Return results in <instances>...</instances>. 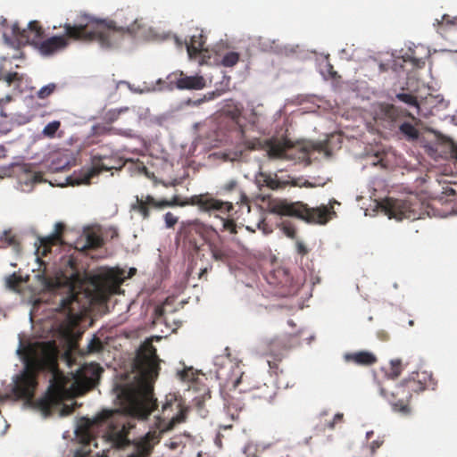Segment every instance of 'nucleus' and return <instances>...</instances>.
Here are the masks:
<instances>
[{
  "instance_id": "21",
  "label": "nucleus",
  "mask_w": 457,
  "mask_h": 457,
  "mask_svg": "<svg viewBox=\"0 0 457 457\" xmlns=\"http://www.w3.org/2000/svg\"><path fill=\"white\" fill-rule=\"evenodd\" d=\"M103 369L96 363H90L81 368L78 374V381L80 382L86 389L94 387L99 381Z\"/></svg>"
},
{
  "instance_id": "17",
  "label": "nucleus",
  "mask_w": 457,
  "mask_h": 457,
  "mask_svg": "<svg viewBox=\"0 0 457 457\" xmlns=\"http://www.w3.org/2000/svg\"><path fill=\"white\" fill-rule=\"evenodd\" d=\"M262 351L268 357L267 363L271 372L278 374L279 362L285 357L286 345L279 338L263 342Z\"/></svg>"
},
{
  "instance_id": "7",
  "label": "nucleus",
  "mask_w": 457,
  "mask_h": 457,
  "mask_svg": "<svg viewBox=\"0 0 457 457\" xmlns=\"http://www.w3.org/2000/svg\"><path fill=\"white\" fill-rule=\"evenodd\" d=\"M245 149L249 151L264 150L270 159H286L310 163V153L314 150L313 145L306 143H293L287 137H270L262 140L260 138L245 139Z\"/></svg>"
},
{
  "instance_id": "8",
  "label": "nucleus",
  "mask_w": 457,
  "mask_h": 457,
  "mask_svg": "<svg viewBox=\"0 0 457 457\" xmlns=\"http://www.w3.org/2000/svg\"><path fill=\"white\" fill-rule=\"evenodd\" d=\"M271 213L280 216L295 217L311 224L325 225L336 215L333 206L322 204L319 207H309L303 202H289L279 199L270 204Z\"/></svg>"
},
{
  "instance_id": "45",
  "label": "nucleus",
  "mask_w": 457,
  "mask_h": 457,
  "mask_svg": "<svg viewBox=\"0 0 457 457\" xmlns=\"http://www.w3.org/2000/svg\"><path fill=\"white\" fill-rule=\"evenodd\" d=\"M237 204H241L242 206H245L247 209V212H250V204L247 195L240 191L239 193V200L237 202Z\"/></svg>"
},
{
  "instance_id": "4",
  "label": "nucleus",
  "mask_w": 457,
  "mask_h": 457,
  "mask_svg": "<svg viewBox=\"0 0 457 457\" xmlns=\"http://www.w3.org/2000/svg\"><path fill=\"white\" fill-rule=\"evenodd\" d=\"M42 343L21 342L17 353L24 363V369L13 380L12 394L16 399L30 400L37 386V375L43 369Z\"/></svg>"
},
{
  "instance_id": "43",
  "label": "nucleus",
  "mask_w": 457,
  "mask_h": 457,
  "mask_svg": "<svg viewBox=\"0 0 457 457\" xmlns=\"http://www.w3.org/2000/svg\"><path fill=\"white\" fill-rule=\"evenodd\" d=\"M453 21H454V17H451L448 14H444L441 17V20H436V22L438 25H441V26L446 25V26L456 27V22H453Z\"/></svg>"
},
{
  "instance_id": "11",
  "label": "nucleus",
  "mask_w": 457,
  "mask_h": 457,
  "mask_svg": "<svg viewBox=\"0 0 457 457\" xmlns=\"http://www.w3.org/2000/svg\"><path fill=\"white\" fill-rule=\"evenodd\" d=\"M382 207L390 219L394 218L397 220L418 219L417 203L413 204L409 199L386 198Z\"/></svg>"
},
{
  "instance_id": "20",
  "label": "nucleus",
  "mask_w": 457,
  "mask_h": 457,
  "mask_svg": "<svg viewBox=\"0 0 457 457\" xmlns=\"http://www.w3.org/2000/svg\"><path fill=\"white\" fill-rule=\"evenodd\" d=\"M219 129L226 131H239L243 133L241 112L237 108L223 111L219 116Z\"/></svg>"
},
{
  "instance_id": "28",
  "label": "nucleus",
  "mask_w": 457,
  "mask_h": 457,
  "mask_svg": "<svg viewBox=\"0 0 457 457\" xmlns=\"http://www.w3.org/2000/svg\"><path fill=\"white\" fill-rule=\"evenodd\" d=\"M9 246L14 248L19 246L16 236L10 229L4 230L0 236V248H7Z\"/></svg>"
},
{
  "instance_id": "19",
  "label": "nucleus",
  "mask_w": 457,
  "mask_h": 457,
  "mask_svg": "<svg viewBox=\"0 0 457 457\" xmlns=\"http://www.w3.org/2000/svg\"><path fill=\"white\" fill-rule=\"evenodd\" d=\"M64 230L65 225L62 222H57L54 226V231L50 236L39 238V245L36 250L38 260L50 253L53 246L63 245L62 233Z\"/></svg>"
},
{
  "instance_id": "53",
  "label": "nucleus",
  "mask_w": 457,
  "mask_h": 457,
  "mask_svg": "<svg viewBox=\"0 0 457 457\" xmlns=\"http://www.w3.org/2000/svg\"><path fill=\"white\" fill-rule=\"evenodd\" d=\"M451 154H452L453 158L457 160V142L456 143L453 142L452 144V145H451Z\"/></svg>"
},
{
  "instance_id": "26",
  "label": "nucleus",
  "mask_w": 457,
  "mask_h": 457,
  "mask_svg": "<svg viewBox=\"0 0 457 457\" xmlns=\"http://www.w3.org/2000/svg\"><path fill=\"white\" fill-rule=\"evenodd\" d=\"M205 37L202 31H197L190 37V41L186 43L187 50L189 57H196L201 52L204 50Z\"/></svg>"
},
{
  "instance_id": "16",
  "label": "nucleus",
  "mask_w": 457,
  "mask_h": 457,
  "mask_svg": "<svg viewBox=\"0 0 457 457\" xmlns=\"http://www.w3.org/2000/svg\"><path fill=\"white\" fill-rule=\"evenodd\" d=\"M209 232L208 227L198 220L183 221L179 232V237L196 246L199 240L205 239Z\"/></svg>"
},
{
  "instance_id": "6",
  "label": "nucleus",
  "mask_w": 457,
  "mask_h": 457,
  "mask_svg": "<svg viewBox=\"0 0 457 457\" xmlns=\"http://www.w3.org/2000/svg\"><path fill=\"white\" fill-rule=\"evenodd\" d=\"M195 205L202 212H217L221 214H229L233 209V204L228 201H222L212 197L210 194L195 195L187 201L180 203L178 196H174L171 200L162 199L156 200L152 195H146L145 199L136 196V203L131 204V210L141 214L143 219H148L150 216L149 207L162 209L164 207H172L175 205Z\"/></svg>"
},
{
  "instance_id": "56",
  "label": "nucleus",
  "mask_w": 457,
  "mask_h": 457,
  "mask_svg": "<svg viewBox=\"0 0 457 457\" xmlns=\"http://www.w3.org/2000/svg\"><path fill=\"white\" fill-rule=\"evenodd\" d=\"M42 180V175L41 174H35L34 175V182H40Z\"/></svg>"
},
{
  "instance_id": "60",
  "label": "nucleus",
  "mask_w": 457,
  "mask_h": 457,
  "mask_svg": "<svg viewBox=\"0 0 457 457\" xmlns=\"http://www.w3.org/2000/svg\"><path fill=\"white\" fill-rule=\"evenodd\" d=\"M8 397H9L8 395L2 396L0 395V402H3L4 400L7 399Z\"/></svg>"
},
{
  "instance_id": "33",
  "label": "nucleus",
  "mask_w": 457,
  "mask_h": 457,
  "mask_svg": "<svg viewBox=\"0 0 457 457\" xmlns=\"http://www.w3.org/2000/svg\"><path fill=\"white\" fill-rule=\"evenodd\" d=\"M61 127V121L59 120H54L49 122L42 131V134L44 137L48 138H54L56 135V132Z\"/></svg>"
},
{
  "instance_id": "59",
  "label": "nucleus",
  "mask_w": 457,
  "mask_h": 457,
  "mask_svg": "<svg viewBox=\"0 0 457 457\" xmlns=\"http://www.w3.org/2000/svg\"><path fill=\"white\" fill-rule=\"evenodd\" d=\"M180 375H181V378H182L183 379H186V378H187V372H186V371H182V372L180 373Z\"/></svg>"
},
{
  "instance_id": "51",
  "label": "nucleus",
  "mask_w": 457,
  "mask_h": 457,
  "mask_svg": "<svg viewBox=\"0 0 457 457\" xmlns=\"http://www.w3.org/2000/svg\"><path fill=\"white\" fill-rule=\"evenodd\" d=\"M343 417H344L343 413H337L334 416L333 420L328 422V428L330 429H333L335 428L336 423L341 422L343 420Z\"/></svg>"
},
{
  "instance_id": "40",
  "label": "nucleus",
  "mask_w": 457,
  "mask_h": 457,
  "mask_svg": "<svg viewBox=\"0 0 457 457\" xmlns=\"http://www.w3.org/2000/svg\"><path fill=\"white\" fill-rule=\"evenodd\" d=\"M22 282L21 277L13 273L6 278V285L11 289H17Z\"/></svg>"
},
{
  "instance_id": "63",
  "label": "nucleus",
  "mask_w": 457,
  "mask_h": 457,
  "mask_svg": "<svg viewBox=\"0 0 457 457\" xmlns=\"http://www.w3.org/2000/svg\"><path fill=\"white\" fill-rule=\"evenodd\" d=\"M228 364L229 368L233 367V363L230 361H228Z\"/></svg>"
},
{
  "instance_id": "58",
  "label": "nucleus",
  "mask_w": 457,
  "mask_h": 457,
  "mask_svg": "<svg viewBox=\"0 0 457 457\" xmlns=\"http://www.w3.org/2000/svg\"><path fill=\"white\" fill-rule=\"evenodd\" d=\"M376 447H378V445L376 442H373V443H372V445H371V449H372V451H375V448H376Z\"/></svg>"
},
{
  "instance_id": "49",
  "label": "nucleus",
  "mask_w": 457,
  "mask_h": 457,
  "mask_svg": "<svg viewBox=\"0 0 457 457\" xmlns=\"http://www.w3.org/2000/svg\"><path fill=\"white\" fill-rule=\"evenodd\" d=\"M408 58L411 59V62L416 67L420 68V67H423L425 65V59L424 58H418V57H415L414 55H408Z\"/></svg>"
},
{
  "instance_id": "3",
  "label": "nucleus",
  "mask_w": 457,
  "mask_h": 457,
  "mask_svg": "<svg viewBox=\"0 0 457 457\" xmlns=\"http://www.w3.org/2000/svg\"><path fill=\"white\" fill-rule=\"evenodd\" d=\"M161 403V412L155 417L154 428L137 445V450L141 456L145 457L152 453L162 434L173 430L177 426L187 421L189 408L180 395L168 394Z\"/></svg>"
},
{
  "instance_id": "24",
  "label": "nucleus",
  "mask_w": 457,
  "mask_h": 457,
  "mask_svg": "<svg viewBox=\"0 0 457 457\" xmlns=\"http://www.w3.org/2000/svg\"><path fill=\"white\" fill-rule=\"evenodd\" d=\"M175 84L179 89L199 90L205 87V80L202 76H185L180 72Z\"/></svg>"
},
{
  "instance_id": "1",
  "label": "nucleus",
  "mask_w": 457,
  "mask_h": 457,
  "mask_svg": "<svg viewBox=\"0 0 457 457\" xmlns=\"http://www.w3.org/2000/svg\"><path fill=\"white\" fill-rule=\"evenodd\" d=\"M160 361L153 344H142L134 361L132 379L117 383L113 388L120 410H104L94 419L79 420L76 434L84 445H90L95 441V430L102 427H105L104 436L114 447L121 449L129 445L128 434L134 425L128 418L145 420L157 409L154 384L159 376Z\"/></svg>"
},
{
  "instance_id": "52",
  "label": "nucleus",
  "mask_w": 457,
  "mask_h": 457,
  "mask_svg": "<svg viewBox=\"0 0 457 457\" xmlns=\"http://www.w3.org/2000/svg\"><path fill=\"white\" fill-rule=\"evenodd\" d=\"M216 374H217V378L219 379H223V380H227L228 379L227 374L224 372L223 368H220V369L217 370H216Z\"/></svg>"
},
{
  "instance_id": "37",
  "label": "nucleus",
  "mask_w": 457,
  "mask_h": 457,
  "mask_svg": "<svg viewBox=\"0 0 457 457\" xmlns=\"http://www.w3.org/2000/svg\"><path fill=\"white\" fill-rule=\"evenodd\" d=\"M239 61V54L236 52L227 53L221 61V63L225 67H233Z\"/></svg>"
},
{
  "instance_id": "35",
  "label": "nucleus",
  "mask_w": 457,
  "mask_h": 457,
  "mask_svg": "<svg viewBox=\"0 0 457 457\" xmlns=\"http://www.w3.org/2000/svg\"><path fill=\"white\" fill-rule=\"evenodd\" d=\"M57 84L55 83H49L44 87H42L37 92V97L38 99H46L51 95H53L55 90L57 89Z\"/></svg>"
},
{
  "instance_id": "55",
  "label": "nucleus",
  "mask_w": 457,
  "mask_h": 457,
  "mask_svg": "<svg viewBox=\"0 0 457 457\" xmlns=\"http://www.w3.org/2000/svg\"><path fill=\"white\" fill-rule=\"evenodd\" d=\"M167 445H168V447H169L170 449L175 450V449H177V448H178V446H179V443L174 442V441H170L169 444H167Z\"/></svg>"
},
{
  "instance_id": "15",
  "label": "nucleus",
  "mask_w": 457,
  "mask_h": 457,
  "mask_svg": "<svg viewBox=\"0 0 457 457\" xmlns=\"http://www.w3.org/2000/svg\"><path fill=\"white\" fill-rule=\"evenodd\" d=\"M403 381L412 394H419L429 389L434 390L436 386V380L434 378L432 372L427 370L411 372Z\"/></svg>"
},
{
  "instance_id": "50",
  "label": "nucleus",
  "mask_w": 457,
  "mask_h": 457,
  "mask_svg": "<svg viewBox=\"0 0 457 457\" xmlns=\"http://www.w3.org/2000/svg\"><path fill=\"white\" fill-rule=\"evenodd\" d=\"M17 72H9L4 76V80L7 82L8 85H11L13 81L18 79Z\"/></svg>"
},
{
  "instance_id": "64",
  "label": "nucleus",
  "mask_w": 457,
  "mask_h": 457,
  "mask_svg": "<svg viewBox=\"0 0 457 457\" xmlns=\"http://www.w3.org/2000/svg\"><path fill=\"white\" fill-rule=\"evenodd\" d=\"M453 22H456V27H457V15L454 16V21H453Z\"/></svg>"
},
{
  "instance_id": "54",
  "label": "nucleus",
  "mask_w": 457,
  "mask_h": 457,
  "mask_svg": "<svg viewBox=\"0 0 457 457\" xmlns=\"http://www.w3.org/2000/svg\"><path fill=\"white\" fill-rule=\"evenodd\" d=\"M73 411H74V408H73V407H71V406H69V405H64V406H63V409H62V411H63L65 414H70V413H71Z\"/></svg>"
},
{
  "instance_id": "30",
  "label": "nucleus",
  "mask_w": 457,
  "mask_h": 457,
  "mask_svg": "<svg viewBox=\"0 0 457 457\" xmlns=\"http://www.w3.org/2000/svg\"><path fill=\"white\" fill-rule=\"evenodd\" d=\"M129 111L128 107H122L119 109H111L105 112L103 115V120L105 123L111 126L112 123L115 122L119 120L122 113H125Z\"/></svg>"
},
{
  "instance_id": "32",
  "label": "nucleus",
  "mask_w": 457,
  "mask_h": 457,
  "mask_svg": "<svg viewBox=\"0 0 457 457\" xmlns=\"http://www.w3.org/2000/svg\"><path fill=\"white\" fill-rule=\"evenodd\" d=\"M403 371V363L400 359H395L390 361V367L386 371V374L390 378H398Z\"/></svg>"
},
{
  "instance_id": "31",
  "label": "nucleus",
  "mask_w": 457,
  "mask_h": 457,
  "mask_svg": "<svg viewBox=\"0 0 457 457\" xmlns=\"http://www.w3.org/2000/svg\"><path fill=\"white\" fill-rule=\"evenodd\" d=\"M120 130L116 129L115 128L110 126L109 124H96L92 127V134L94 136H104V135H112L118 134Z\"/></svg>"
},
{
  "instance_id": "27",
  "label": "nucleus",
  "mask_w": 457,
  "mask_h": 457,
  "mask_svg": "<svg viewBox=\"0 0 457 457\" xmlns=\"http://www.w3.org/2000/svg\"><path fill=\"white\" fill-rule=\"evenodd\" d=\"M104 244V238L98 232L89 230L86 233V242L85 245L81 246V250L98 249L102 247Z\"/></svg>"
},
{
  "instance_id": "29",
  "label": "nucleus",
  "mask_w": 457,
  "mask_h": 457,
  "mask_svg": "<svg viewBox=\"0 0 457 457\" xmlns=\"http://www.w3.org/2000/svg\"><path fill=\"white\" fill-rule=\"evenodd\" d=\"M226 409L231 419L237 420L238 418L239 412L243 409V405L239 400L231 397L227 401Z\"/></svg>"
},
{
  "instance_id": "22",
  "label": "nucleus",
  "mask_w": 457,
  "mask_h": 457,
  "mask_svg": "<svg viewBox=\"0 0 457 457\" xmlns=\"http://www.w3.org/2000/svg\"><path fill=\"white\" fill-rule=\"evenodd\" d=\"M277 395L274 386L262 384L251 389L249 397L260 403H271Z\"/></svg>"
},
{
  "instance_id": "44",
  "label": "nucleus",
  "mask_w": 457,
  "mask_h": 457,
  "mask_svg": "<svg viewBox=\"0 0 457 457\" xmlns=\"http://www.w3.org/2000/svg\"><path fill=\"white\" fill-rule=\"evenodd\" d=\"M223 228L228 230L231 234L237 233V225L233 220H224Z\"/></svg>"
},
{
  "instance_id": "25",
  "label": "nucleus",
  "mask_w": 457,
  "mask_h": 457,
  "mask_svg": "<svg viewBox=\"0 0 457 457\" xmlns=\"http://www.w3.org/2000/svg\"><path fill=\"white\" fill-rule=\"evenodd\" d=\"M345 360L360 366H371L378 361L377 356L369 351H358L346 353Z\"/></svg>"
},
{
  "instance_id": "47",
  "label": "nucleus",
  "mask_w": 457,
  "mask_h": 457,
  "mask_svg": "<svg viewBox=\"0 0 457 457\" xmlns=\"http://www.w3.org/2000/svg\"><path fill=\"white\" fill-rule=\"evenodd\" d=\"M295 246L297 253L302 256H304L309 253V249L302 241H296Z\"/></svg>"
},
{
  "instance_id": "61",
  "label": "nucleus",
  "mask_w": 457,
  "mask_h": 457,
  "mask_svg": "<svg viewBox=\"0 0 457 457\" xmlns=\"http://www.w3.org/2000/svg\"><path fill=\"white\" fill-rule=\"evenodd\" d=\"M207 272V269H204L202 270L201 273H200V278H202V276Z\"/></svg>"
},
{
  "instance_id": "39",
  "label": "nucleus",
  "mask_w": 457,
  "mask_h": 457,
  "mask_svg": "<svg viewBox=\"0 0 457 457\" xmlns=\"http://www.w3.org/2000/svg\"><path fill=\"white\" fill-rule=\"evenodd\" d=\"M238 187V182L236 179H230L228 182L224 183L219 189L218 194H227L231 193L237 190Z\"/></svg>"
},
{
  "instance_id": "41",
  "label": "nucleus",
  "mask_w": 457,
  "mask_h": 457,
  "mask_svg": "<svg viewBox=\"0 0 457 457\" xmlns=\"http://www.w3.org/2000/svg\"><path fill=\"white\" fill-rule=\"evenodd\" d=\"M281 230L289 238L294 239L296 236V229L295 226L289 221L282 222Z\"/></svg>"
},
{
  "instance_id": "23",
  "label": "nucleus",
  "mask_w": 457,
  "mask_h": 457,
  "mask_svg": "<svg viewBox=\"0 0 457 457\" xmlns=\"http://www.w3.org/2000/svg\"><path fill=\"white\" fill-rule=\"evenodd\" d=\"M62 389L51 386L46 396L38 400L37 404L39 408L45 412L49 413L53 407L57 405L62 401Z\"/></svg>"
},
{
  "instance_id": "10",
  "label": "nucleus",
  "mask_w": 457,
  "mask_h": 457,
  "mask_svg": "<svg viewBox=\"0 0 457 457\" xmlns=\"http://www.w3.org/2000/svg\"><path fill=\"white\" fill-rule=\"evenodd\" d=\"M385 116L392 122H399L397 133L402 138L409 142H415L420 138L418 125L420 120L409 112L402 110L394 104L385 106Z\"/></svg>"
},
{
  "instance_id": "9",
  "label": "nucleus",
  "mask_w": 457,
  "mask_h": 457,
  "mask_svg": "<svg viewBox=\"0 0 457 457\" xmlns=\"http://www.w3.org/2000/svg\"><path fill=\"white\" fill-rule=\"evenodd\" d=\"M71 285L68 294L60 299L56 311L66 315L67 323L70 326H76L87 314L91 300L90 294L86 291H76L74 284L80 282L79 274L73 273L71 278Z\"/></svg>"
},
{
  "instance_id": "34",
  "label": "nucleus",
  "mask_w": 457,
  "mask_h": 457,
  "mask_svg": "<svg viewBox=\"0 0 457 457\" xmlns=\"http://www.w3.org/2000/svg\"><path fill=\"white\" fill-rule=\"evenodd\" d=\"M395 97L399 101H401L410 106H413V107H416L417 109H420V104H419L417 97L411 94L399 93L395 96Z\"/></svg>"
},
{
  "instance_id": "5",
  "label": "nucleus",
  "mask_w": 457,
  "mask_h": 457,
  "mask_svg": "<svg viewBox=\"0 0 457 457\" xmlns=\"http://www.w3.org/2000/svg\"><path fill=\"white\" fill-rule=\"evenodd\" d=\"M195 205L202 212H217L221 214H229L233 209V204L228 201H222L212 197L210 194L195 195L187 201L180 203L178 196H174L171 200L162 199L156 200L152 195H146L145 199L136 196V203L131 204V210L141 214L143 219H148L150 216L149 207L162 209L164 207H172L175 205Z\"/></svg>"
},
{
  "instance_id": "42",
  "label": "nucleus",
  "mask_w": 457,
  "mask_h": 457,
  "mask_svg": "<svg viewBox=\"0 0 457 457\" xmlns=\"http://www.w3.org/2000/svg\"><path fill=\"white\" fill-rule=\"evenodd\" d=\"M164 220L167 228H173L174 225L178 222L179 219L172 212H168L164 215Z\"/></svg>"
},
{
  "instance_id": "62",
  "label": "nucleus",
  "mask_w": 457,
  "mask_h": 457,
  "mask_svg": "<svg viewBox=\"0 0 457 457\" xmlns=\"http://www.w3.org/2000/svg\"><path fill=\"white\" fill-rule=\"evenodd\" d=\"M216 444L219 445L220 446L221 445L220 439L219 437H217L216 439Z\"/></svg>"
},
{
  "instance_id": "14",
  "label": "nucleus",
  "mask_w": 457,
  "mask_h": 457,
  "mask_svg": "<svg viewBox=\"0 0 457 457\" xmlns=\"http://www.w3.org/2000/svg\"><path fill=\"white\" fill-rule=\"evenodd\" d=\"M12 33L20 44L37 46L41 42L45 30L39 21H31L26 29H21L18 23H14L12 26Z\"/></svg>"
},
{
  "instance_id": "18",
  "label": "nucleus",
  "mask_w": 457,
  "mask_h": 457,
  "mask_svg": "<svg viewBox=\"0 0 457 457\" xmlns=\"http://www.w3.org/2000/svg\"><path fill=\"white\" fill-rule=\"evenodd\" d=\"M120 167V162L111 156L95 155L91 160V167L83 174L82 182L89 184L91 179L103 171H109Z\"/></svg>"
},
{
  "instance_id": "48",
  "label": "nucleus",
  "mask_w": 457,
  "mask_h": 457,
  "mask_svg": "<svg viewBox=\"0 0 457 457\" xmlns=\"http://www.w3.org/2000/svg\"><path fill=\"white\" fill-rule=\"evenodd\" d=\"M212 254L216 261H222L225 257L223 251L217 247L212 249Z\"/></svg>"
},
{
  "instance_id": "46",
  "label": "nucleus",
  "mask_w": 457,
  "mask_h": 457,
  "mask_svg": "<svg viewBox=\"0 0 457 457\" xmlns=\"http://www.w3.org/2000/svg\"><path fill=\"white\" fill-rule=\"evenodd\" d=\"M164 308L163 306H157L154 309V321L162 322L164 317Z\"/></svg>"
},
{
  "instance_id": "57",
  "label": "nucleus",
  "mask_w": 457,
  "mask_h": 457,
  "mask_svg": "<svg viewBox=\"0 0 457 457\" xmlns=\"http://www.w3.org/2000/svg\"><path fill=\"white\" fill-rule=\"evenodd\" d=\"M447 194H448V195H454V194H455V191H454L453 188H449V189L447 190Z\"/></svg>"
},
{
  "instance_id": "2",
  "label": "nucleus",
  "mask_w": 457,
  "mask_h": 457,
  "mask_svg": "<svg viewBox=\"0 0 457 457\" xmlns=\"http://www.w3.org/2000/svg\"><path fill=\"white\" fill-rule=\"evenodd\" d=\"M62 28L64 36H54L42 40L37 46L39 53L45 56L53 55L64 50L68 38L80 41H96L104 49H112L120 46L124 35H134L140 24L134 17L131 24H118L112 20H96L87 15H80L74 24L66 22Z\"/></svg>"
},
{
  "instance_id": "36",
  "label": "nucleus",
  "mask_w": 457,
  "mask_h": 457,
  "mask_svg": "<svg viewBox=\"0 0 457 457\" xmlns=\"http://www.w3.org/2000/svg\"><path fill=\"white\" fill-rule=\"evenodd\" d=\"M42 279L43 287L49 291H55L60 287V282L56 278H49L45 275L38 276Z\"/></svg>"
},
{
  "instance_id": "13",
  "label": "nucleus",
  "mask_w": 457,
  "mask_h": 457,
  "mask_svg": "<svg viewBox=\"0 0 457 457\" xmlns=\"http://www.w3.org/2000/svg\"><path fill=\"white\" fill-rule=\"evenodd\" d=\"M302 180V179H294L289 175H287L286 178L279 177L278 173L260 172L258 175V181L262 184V186H264L271 190H281L288 186L300 187H312V183L308 180H304L303 182Z\"/></svg>"
},
{
  "instance_id": "12",
  "label": "nucleus",
  "mask_w": 457,
  "mask_h": 457,
  "mask_svg": "<svg viewBox=\"0 0 457 457\" xmlns=\"http://www.w3.org/2000/svg\"><path fill=\"white\" fill-rule=\"evenodd\" d=\"M379 393L383 397L387 399L394 411L403 415H409L411 413L410 401L413 394L403 380L396 385L389 395H386V391L383 387H380Z\"/></svg>"
},
{
  "instance_id": "38",
  "label": "nucleus",
  "mask_w": 457,
  "mask_h": 457,
  "mask_svg": "<svg viewBox=\"0 0 457 457\" xmlns=\"http://www.w3.org/2000/svg\"><path fill=\"white\" fill-rule=\"evenodd\" d=\"M103 348V343L100 338L94 336L87 345V353H100Z\"/></svg>"
}]
</instances>
